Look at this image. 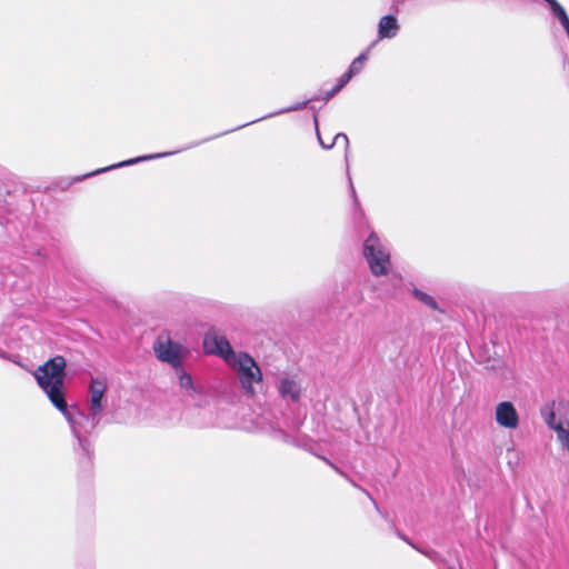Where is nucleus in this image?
Wrapping results in <instances>:
<instances>
[{
  "label": "nucleus",
  "instance_id": "obj_15",
  "mask_svg": "<svg viewBox=\"0 0 569 569\" xmlns=\"http://www.w3.org/2000/svg\"><path fill=\"white\" fill-rule=\"evenodd\" d=\"M349 82L348 77L341 76L338 80V83L328 92H326L323 99L329 101L332 97H335L347 83Z\"/></svg>",
  "mask_w": 569,
  "mask_h": 569
},
{
  "label": "nucleus",
  "instance_id": "obj_9",
  "mask_svg": "<svg viewBox=\"0 0 569 569\" xmlns=\"http://www.w3.org/2000/svg\"><path fill=\"white\" fill-rule=\"evenodd\" d=\"M278 391L282 399L296 402L300 398L301 386L297 380L283 377L278 382Z\"/></svg>",
  "mask_w": 569,
  "mask_h": 569
},
{
  "label": "nucleus",
  "instance_id": "obj_1",
  "mask_svg": "<svg viewBox=\"0 0 569 569\" xmlns=\"http://www.w3.org/2000/svg\"><path fill=\"white\" fill-rule=\"evenodd\" d=\"M64 368L66 360L61 356H57L48 360L33 372V376L49 398L50 402L62 413L68 421L73 436L77 438L79 446H83V440L79 436V421L74 415L68 409L64 398Z\"/></svg>",
  "mask_w": 569,
  "mask_h": 569
},
{
  "label": "nucleus",
  "instance_id": "obj_8",
  "mask_svg": "<svg viewBox=\"0 0 569 569\" xmlns=\"http://www.w3.org/2000/svg\"><path fill=\"white\" fill-rule=\"evenodd\" d=\"M495 421L503 429L515 430L520 425V417L511 401H500L495 407Z\"/></svg>",
  "mask_w": 569,
  "mask_h": 569
},
{
  "label": "nucleus",
  "instance_id": "obj_18",
  "mask_svg": "<svg viewBox=\"0 0 569 569\" xmlns=\"http://www.w3.org/2000/svg\"><path fill=\"white\" fill-rule=\"evenodd\" d=\"M0 358L6 359V360H11V356L3 350H0Z\"/></svg>",
  "mask_w": 569,
  "mask_h": 569
},
{
  "label": "nucleus",
  "instance_id": "obj_13",
  "mask_svg": "<svg viewBox=\"0 0 569 569\" xmlns=\"http://www.w3.org/2000/svg\"><path fill=\"white\" fill-rule=\"evenodd\" d=\"M368 60V51L358 56L350 64L348 71L343 73V77H348L350 81L355 76L361 72L365 62Z\"/></svg>",
  "mask_w": 569,
  "mask_h": 569
},
{
  "label": "nucleus",
  "instance_id": "obj_7",
  "mask_svg": "<svg viewBox=\"0 0 569 569\" xmlns=\"http://www.w3.org/2000/svg\"><path fill=\"white\" fill-rule=\"evenodd\" d=\"M203 347L207 353L220 357L227 366L238 355V352L232 349L227 337L216 330H211L206 333Z\"/></svg>",
  "mask_w": 569,
  "mask_h": 569
},
{
  "label": "nucleus",
  "instance_id": "obj_11",
  "mask_svg": "<svg viewBox=\"0 0 569 569\" xmlns=\"http://www.w3.org/2000/svg\"><path fill=\"white\" fill-rule=\"evenodd\" d=\"M169 154H172V152H164V153H157V154H149V156L138 157V158H134V159H130V160H126V161L119 162L117 164L109 166L107 168L98 169V170H96V171H93L91 173H88V174L83 176V177L86 178V177L94 176V174H98V173H101V172H106V171H109V170H112V169H116V168H120V167H124V166H131V164L138 163L140 161L157 159V158L166 157V156H169Z\"/></svg>",
  "mask_w": 569,
  "mask_h": 569
},
{
  "label": "nucleus",
  "instance_id": "obj_2",
  "mask_svg": "<svg viewBox=\"0 0 569 569\" xmlns=\"http://www.w3.org/2000/svg\"><path fill=\"white\" fill-rule=\"evenodd\" d=\"M106 391V380L101 378H92L89 386L88 413L84 415L83 412L78 411V415L74 416L79 421V436L84 441L83 446H81L83 450H88L89 443L82 438L81 432L90 433L100 423L102 412L107 403L104 399Z\"/></svg>",
  "mask_w": 569,
  "mask_h": 569
},
{
  "label": "nucleus",
  "instance_id": "obj_16",
  "mask_svg": "<svg viewBox=\"0 0 569 569\" xmlns=\"http://www.w3.org/2000/svg\"><path fill=\"white\" fill-rule=\"evenodd\" d=\"M318 139H319V142L321 144L322 148L325 149H330L335 143H338L339 141H342L345 144H348L349 140H348V137L345 134V133H337L333 138V142L330 143V144H326L320 134L318 133Z\"/></svg>",
  "mask_w": 569,
  "mask_h": 569
},
{
  "label": "nucleus",
  "instance_id": "obj_14",
  "mask_svg": "<svg viewBox=\"0 0 569 569\" xmlns=\"http://www.w3.org/2000/svg\"><path fill=\"white\" fill-rule=\"evenodd\" d=\"M179 386L181 387V389L186 390L189 393L194 391V386L191 376L184 372L183 370H180L179 372Z\"/></svg>",
  "mask_w": 569,
  "mask_h": 569
},
{
  "label": "nucleus",
  "instance_id": "obj_10",
  "mask_svg": "<svg viewBox=\"0 0 569 569\" xmlns=\"http://www.w3.org/2000/svg\"><path fill=\"white\" fill-rule=\"evenodd\" d=\"M399 30V22L393 14L383 16L378 22V39H392L398 34Z\"/></svg>",
  "mask_w": 569,
  "mask_h": 569
},
{
  "label": "nucleus",
  "instance_id": "obj_17",
  "mask_svg": "<svg viewBox=\"0 0 569 569\" xmlns=\"http://www.w3.org/2000/svg\"><path fill=\"white\" fill-rule=\"evenodd\" d=\"M307 103H308V101H303L301 103H297V104H295L292 107H289V108H287L284 110L280 111L279 113L300 110V109L305 108L307 106Z\"/></svg>",
  "mask_w": 569,
  "mask_h": 569
},
{
  "label": "nucleus",
  "instance_id": "obj_4",
  "mask_svg": "<svg viewBox=\"0 0 569 569\" xmlns=\"http://www.w3.org/2000/svg\"><path fill=\"white\" fill-rule=\"evenodd\" d=\"M362 254L370 272L375 277H382L389 273L391 269L390 251L376 232H370L365 239Z\"/></svg>",
  "mask_w": 569,
  "mask_h": 569
},
{
  "label": "nucleus",
  "instance_id": "obj_20",
  "mask_svg": "<svg viewBox=\"0 0 569 569\" xmlns=\"http://www.w3.org/2000/svg\"><path fill=\"white\" fill-rule=\"evenodd\" d=\"M10 361H12L13 363H16V365H18V366H22V365L20 363V361H18V359H13L12 357H11V360H10Z\"/></svg>",
  "mask_w": 569,
  "mask_h": 569
},
{
  "label": "nucleus",
  "instance_id": "obj_19",
  "mask_svg": "<svg viewBox=\"0 0 569 569\" xmlns=\"http://www.w3.org/2000/svg\"><path fill=\"white\" fill-rule=\"evenodd\" d=\"M420 552L425 553L427 557H429L430 559H433L435 558V552H428V551H422L420 550Z\"/></svg>",
  "mask_w": 569,
  "mask_h": 569
},
{
  "label": "nucleus",
  "instance_id": "obj_5",
  "mask_svg": "<svg viewBox=\"0 0 569 569\" xmlns=\"http://www.w3.org/2000/svg\"><path fill=\"white\" fill-rule=\"evenodd\" d=\"M236 371L237 378L244 393L253 395L254 383L262 381V372L256 360L247 352H238V355L228 365Z\"/></svg>",
  "mask_w": 569,
  "mask_h": 569
},
{
  "label": "nucleus",
  "instance_id": "obj_6",
  "mask_svg": "<svg viewBox=\"0 0 569 569\" xmlns=\"http://www.w3.org/2000/svg\"><path fill=\"white\" fill-rule=\"evenodd\" d=\"M153 350L159 360L170 363L176 369L180 368L184 348L179 342L173 341L168 333L158 336Z\"/></svg>",
  "mask_w": 569,
  "mask_h": 569
},
{
  "label": "nucleus",
  "instance_id": "obj_3",
  "mask_svg": "<svg viewBox=\"0 0 569 569\" xmlns=\"http://www.w3.org/2000/svg\"><path fill=\"white\" fill-rule=\"evenodd\" d=\"M540 415L546 425L555 430L558 441L569 456V402H548L541 407Z\"/></svg>",
  "mask_w": 569,
  "mask_h": 569
},
{
  "label": "nucleus",
  "instance_id": "obj_12",
  "mask_svg": "<svg viewBox=\"0 0 569 569\" xmlns=\"http://www.w3.org/2000/svg\"><path fill=\"white\" fill-rule=\"evenodd\" d=\"M411 293L418 301H420L428 308L435 311L443 312V310L439 307L437 300L431 295L416 287L412 288Z\"/></svg>",
  "mask_w": 569,
  "mask_h": 569
}]
</instances>
